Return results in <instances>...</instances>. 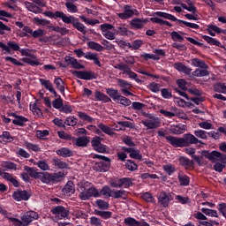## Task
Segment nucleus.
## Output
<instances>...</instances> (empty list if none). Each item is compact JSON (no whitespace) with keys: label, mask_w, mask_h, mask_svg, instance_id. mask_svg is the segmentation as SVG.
<instances>
[{"label":"nucleus","mask_w":226,"mask_h":226,"mask_svg":"<svg viewBox=\"0 0 226 226\" xmlns=\"http://www.w3.org/2000/svg\"><path fill=\"white\" fill-rule=\"evenodd\" d=\"M42 14H44L45 17H49V19H55V20L61 19L64 24H72V27L79 33H82V34H87V27L79 20V18H76L73 15H66L61 11H56L55 12L45 11Z\"/></svg>","instance_id":"f257e3e1"},{"label":"nucleus","mask_w":226,"mask_h":226,"mask_svg":"<svg viewBox=\"0 0 226 226\" xmlns=\"http://www.w3.org/2000/svg\"><path fill=\"white\" fill-rule=\"evenodd\" d=\"M39 179L44 185H57V183H61V181L64 179V172L58 171L56 173H50L42 171L41 172Z\"/></svg>","instance_id":"f03ea898"},{"label":"nucleus","mask_w":226,"mask_h":226,"mask_svg":"<svg viewBox=\"0 0 226 226\" xmlns=\"http://www.w3.org/2000/svg\"><path fill=\"white\" fill-rule=\"evenodd\" d=\"M25 6L28 11L38 15V13H43V9L41 8H45L47 3H45V0H32V3L25 2Z\"/></svg>","instance_id":"7ed1b4c3"},{"label":"nucleus","mask_w":226,"mask_h":226,"mask_svg":"<svg viewBox=\"0 0 226 226\" xmlns=\"http://www.w3.org/2000/svg\"><path fill=\"white\" fill-rule=\"evenodd\" d=\"M72 74L76 79H80V80H94L98 79V74L93 71H72Z\"/></svg>","instance_id":"20e7f679"},{"label":"nucleus","mask_w":226,"mask_h":226,"mask_svg":"<svg viewBox=\"0 0 226 226\" xmlns=\"http://www.w3.org/2000/svg\"><path fill=\"white\" fill-rule=\"evenodd\" d=\"M201 154L202 156H204V158H207L209 162H215V160L217 159L219 162H222V163H226V155L216 150H214L212 152L204 150L201 153Z\"/></svg>","instance_id":"39448f33"},{"label":"nucleus","mask_w":226,"mask_h":226,"mask_svg":"<svg viewBox=\"0 0 226 226\" xmlns=\"http://www.w3.org/2000/svg\"><path fill=\"white\" fill-rule=\"evenodd\" d=\"M0 49H2L4 54H11V50L19 52L20 46L15 41H9L7 45L0 41Z\"/></svg>","instance_id":"423d86ee"},{"label":"nucleus","mask_w":226,"mask_h":226,"mask_svg":"<svg viewBox=\"0 0 226 226\" xmlns=\"http://www.w3.org/2000/svg\"><path fill=\"white\" fill-rule=\"evenodd\" d=\"M40 216L35 211L30 210L21 214L20 219L24 222V226L31 225L32 222L38 220Z\"/></svg>","instance_id":"0eeeda50"},{"label":"nucleus","mask_w":226,"mask_h":226,"mask_svg":"<svg viewBox=\"0 0 226 226\" xmlns=\"http://www.w3.org/2000/svg\"><path fill=\"white\" fill-rule=\"evenodd\" d=\"M91 197H94V199H98L100 197V191H98V189H96L94 186H92L87 191L81 192L79 193V199L82 200H89Z\"/></svg>","instance_id":"6e6552de"},{"label":"nucleus","mask_w":226,"mask_h":226,"mask_svg":"<svg viewBox=\"0 0 226 226\" xmlns=\"http://www.w3.org/2000/svg\"><path fill=\"white\" fill-rule=\"evenodd\" d=\"M92 147L97 153H107V146L102 144V138L95 136L91 140Z\"/></svg>","instance_id":"1a4fd4ad"},{"label":"nucleus","mask_w":226,"mask_h":226,"mask_svg":"<svg viewBox=\"0 0 226 226\" xmlns=\"http://www.w3.org/2000/svg\"><path fill=\"white\" fill-rule=\"evenodd\" d=\"M182 139L184 143V147H189V146H192V144H204L201 140L197 139L192 133L184 134V137L182 138Z\"/></svg>","instance_id":"9d476101"},{"label":"nucleus","mask_w":226,"mask_h":226,"mask_svg":"<svg viewBox=\"0 0 226 226\" xmlns=\"http://www.w3.org/2000/svg\"><path fill=\"white\" fill-rule=\"evenodd\" d=\"M12 199H14V200H17V202H20L22 200H29V199H31V192L26 190H18L12 193Z\"/></svg>","instance_id":"9b49d317"},{"label":"nucleus","mask_w":226,"mask_h":226,"mask_svg":"<svg viewBox=\"0 0 226 226\" xmlns=\"http://www.w3.org/2000/svg\"><path fill=\"white\" fill-rule=\"evenodd\" d=\"M144 126H147L148 130H155L160 126V118L150 117L149 119L141 122Z\"/></svg>","instance_id":"f8f14e48"},{"label":"nucleus","mask_w":226,"mask_h":226,"mask_svg":"<svg viewBox=\"0 0 226 226\" xmlns=\"http://www.w3.org/2000/svg\"><path fill=\"white\" fill-rule=\"evenodd\" d=\"M165 139L172 147H185V145L183 143V138H177L176 136H168L165 137Z\"/></svg>","instance_id":"ddd939ff"},{"label":"nucleus","mask_w":226,"mask_h":226,"mask_svg":"<svg viewBox=\"0 0 226 226\" xmlns=\"http://www.w3.org/2000/svg\"><path fill=\"white\" fill-rule=\"evenodd\" d=\"M64 61L68 66H72V68H73L74 70H84V68H86V66L79 63V60H77V58H73L72 56H65Z\"/></svg>","instance_id":"4468645a"},{"label":"nucleus","mask_w":226,"mask_h":226,"mask_svg":"<svg viewBox=\"0 0 226 226\" xmlns=\"http://www.w3.org/2000/svg\"><path fill=\"white\" fill-rule=\"evenodd\" d=\"M158 203L162 207H169V204H170V194L165 192H162L159 194V197H158Z\"/></svg>","instance_id":"2eb2a0df"},{"label":"nucleus","mask_w":226,"mask_h":226,"mask_svg":"<svg viewBox=\"0 0 226 226\" xmlns=\"http://www.w3.org/2000/svg\"><path fill=\"white\" fill-rule=\"evenodd\" d=\"M178 162H179V165H181V167H184V169H185V170H190L193 169V165H194L193 161L190 160L186 156H180L178 158Z\"/></svg>","instance_id":"dca6fc26"},{"label":"nucleus","mask_w":226,"mask_h":226,"mask_svg":"<svg viewBox=\"0 0 226 226\" xmlns=\"http://www.w3.org/2000/svg\"><path fill=\"white\" fill-rule=\"evenodd\" d=\"M118 17L121 20H126L128 19H132L133 17V11L132 10L131 5H124V12L118 13Z\"/></svg>","instance_id":"f3484780"},{"label":"nucleus","mask_w":226,"mask_h":226,"mask_svg":"<svg viewBox=\"0 0 226 226\" xmlns=\"http://www.w3.org/2000/svg\"><path fill=\"white\" fill-rule=\"evenodd\" d=\"M109 169H110V159L109 161L96 162L95 170L97 172H108Z\"/></svg>","instance_id":"a211bd4d"},{"label":"nucleus","mask_w":226,"mask_h":226,"mask_svg":"<svg viewBox=\"0 0 226 226\" xmlns=\"http://www.w3.org/2000/svg\"><path fill=\"white\" fill-rule=\"evenodd\" d=\"M51 213L55 215H60L61 218H66L69 211L63 206H56L51 209Z\"/></svg>","instance_id":"6ab92c4d"},{"label":"nucleus","mask_w":226,"mask_h":226,"mask_svg":"<svg viewBox=\"0 0 226 226\" xmlns=\"http://www.w3.org/2000/svg\"><path fill=\"white\" fill-rule=\"evenodd\" d=\"M56 154L62 158H72L73 156V151L68 147H61L56 150Z\"/></svg>","instance_id":"aec40b11"},{"label":"nucleus","mask_w":226,"mask_h":226,"mask_svg":"<svg viewBox=\"0 0 226 226\" xmlns=\"http://www.w3.org/2000/svg\"><path fill=\"white\" fill-rule=\"evenodd\" d=\"M95 102H104V103H109L112 102V99L109 97L107 94L102 93L100 90H96L94 92Z\"/></svg>","instance_id":"412c9836"},{"label":"nucleus","mask_w":226,"mask_h":226,"mask_svg":"<svg viewBox=\"0 0 226 226\" xmlns=\"http://www.w3.org/2000/svg\"><path fill=\"white\" fill-rule=\"evenodd\" d=\"M85 59H87L88 61H94V64H96V66L102 68V62H100V58H98V54L93 52H87Z\"/></svg>","instance_id":"4be33fe9"},{"label":"nucleus","mask_w":226,"mask_h":226,"mask_svg":"<svg viewBox=\"0 0 226 226\" xmlns=\"http://www.w3.org/2000/svg\"><path fill=\"white\" fill-rule=\"evenodd\" d=\"M24 170H25V172L28 173V176H30V177H34V179H40V176H41V172L36 171V168L25 166Z\"/></svg>","instance_id":"5701e85b"},{"label":"nucleus","mask_w":226,"mask_h":226,"mask_svg":"<svg viewBox=\"0 0 226 226\" xmlns=\"http://www.w3.org/2000/svg\"><path fill=\"white\" fill-rule=\"evenodd\" d=\"M154 15H156L157 17H161L162 19H167V20H171L172 22H179V20H181L177 19L176 16L163 11H156L154 12Z\"/></svg>","instance_id":"b1692460"},{"label":"nucleus","mask_w":226,"mask_h":226,"mask_svg":"<svg viewBox=\"0 0 226 226\" xmlns=\"http://www.w3.org/2000/svg\"><path fill=\"white\" fill-rule=\"evenodd\" d=\"M106 94H108L109 98H112L114 102H117V99L119 98V96H121V94H119V90L113 87L106 88Z\"/></svg>","instance_id":"393cba45"},{"label":"nucleus","mask_w":226,"mask_h":226,"mask_svg":"<svg viewBox=\"0 0 226 226\" xmlns=\"http://www.w3.org/2000/svg\"><path fill=\"white\" fill-rule=\"evenodd\" d=\"M52 163L54 165V167H56L57 169H70V165L63 161H61V159L57 158V157H55L53 158L52 160Z\"/></svg>","instance_id":"a878e982"},{"label":"nucleus","mask_w":226,"mask_h":226,"mask_svg":"<svg viewBox=\"0 0 226 226\" xmlns=\"http://www.w3.org/2000/svg\"><path fill=\"white\" fill-rule=\"evenodd\" d=\"M185 132H186V125L185 124H179L171 128V133L174 135H182V133H185Z\"/></svg>","instance_id":"bb28decb"},{"label":"nucleus","mask_w":226,"mask_h":226,"mask_svg":"<svg viewBox=\"0 0 226 226\" xmlns=\"http://www.w3.org/2000/svg\"><path fill=\"white\" fill-rule=\"evenodd\" d=\"M63 192L68 195H73L75 193V185L72 181H68L63 188Z\"/></svg>","instance_id":"cd10ccee"},{"label":"nucleus","mask_w":226,"mask_h":226,"mask_svg":"<svg viewBox=\"0 0 226 226\" xmlns=\"http://www.w3.org/2000/svg\"><path fill=\"white\" fill-rule=\"evenodd\" d=\"M27 121H29L27 117L19 115L12 120V124H15L16 126H26V123H27Z\"/></svg>","instance_id":"c85d7f7f"},{"label":"nucleus","mask_w":226,"mask_h":226,"mask_svg":"<svg viewBox=\"0 0 226 226\" xmlns=\"http://www.w3.org/2000/svg\"><path fill=\"white\" fill-rule=\"evenodd\" d=\"M102 195H103L104 199L112 197V189L109 185H104L99 192V197H102Z\"/></svg>","instance_id":"c756f323"},{"label":"nucleus","mask_w":226,"mask_h":226,"mask_svg":"<svg viewBox=\"0 0 226 226\" xmlns=\"http://www.w3.org/2000/svg\"><path fill=\"white\" fill-rule=\"evenodd\" d=\"M54 84L56 89L60 91L61 94H64V81H63V79H61L60 77L56 78L54 79Z\"/></svg>","instance_id":"7c9ffc66"},{"label":"nucleus","mask_w":226,"mask_h":226,"mask_svg":"<svg viewBox=\"0 0 226 226\" xmlns=\"http://www.w3.org/2000/svg\"><path fill=\"white\" fill-rule=\"evenodd\" d=\"M89 144V139L87 137H79L76 139L75 146L78 147H87Z\"/></svg>","instance_id":"2f4dec72"},{"label":"nucleus","mask_w":226,"mask_h":226,"mask_svg":"<svg viewBox=\"0 0 226 226\" xmlns=\"http://www.w3.org/2000/svg\"><path fill=\"white\" fill-rule=\"evenodd\" d=\"M88 49L92 50H96V52H103V46L98 42H94L93 41L87 42Z\"/></svg>","instance_id":"473e14b6"},{"label":"nucleus","mask_w":226,"mask_h":226,"mask_svg":"<svg viewBox=\"0 0 226 226\" xmlns=\"http://www.w3.org/2000/svg\"><path fill=\"white\" fill-rule=\"evenodd\" d=\"M201 38L207 41V43H209V45H215V47H221L222 42H220L218 40L207 36V35H201Z\"/></svg>","instance_id":"72a5a7b5"},{"label":"nucleus","mask_w":226,"mask_h":226,"mask_svg":"<svg viewBox=\"0 0 226 226\" xmlns=\"http://www.w3.org/2000/svg\"><path fill=\"white\" fill-rule=\"evenodd\" d=\"M24 146L26 149H28V151H34V153H40V151H41V148L40 147V146L36 144H33L29 141H26L24 143Z\"/></svg>","instance_id":"f704fd0d"},{"label":"nucleus","mask_w":226,"mask_h":226,"mask_svg":"<svg viewBox=\"0 0 226 226\" xmlns=\"http://www.w3.org/2000/svg\"><path fill=\"white\" fill-rule=\"evenodd\" d=\"M111 197L113 199H124L126 200V191L124 190H117L111 192Z\"/></svg>","instance_id":"c9c22d12"},{"label":"nucleus","mask_w":226,"mask_h":226,"mask_svg":"<svg viewBox=\"0 0 226 226\" xmlns=\"http://www.w3.org/2000/svg\"><path fill=\"white\" fill-rule=\"evenodd\" d=\"M201 213L206 215V216H211L212 218H218V211L211 209V208H201Z\"/></svg>","instance_id":"e433bc0d"},{"label":"nucleus","mask_w":226,"mask_h":226,"mask_svg":"<svg viewBox=\"0 0 226 226\" xmlns=\"http://www.w3.org/2000/svg\"><path fill=\"white\" fill-rule=\"evenodd\" d=\"M180 186H188L190 185V177L185 174H178Z\"/></svg>","instance_id":"4c0bfd02"},{"label":"nucleus","mask_w":226,"mask_h":226,"mask_svg":"<svg viewBox=\"0 0 226 226\" xmlns=\"http://www.w3.org/2000/svg\"><path fill=\"white\" fill-rule=\"evenodd\" d=\"M150 22L153 24H159L160 26H168V27H172V24H170V22L160 18H150Z\"/></svg>","instance_id":"58836bf2"},{"label":"nucleus","mask_w":226,"mask_h":226,"mask_svg":"<svg viewBox=\"0 0 226 226\" xmlns=\"http://www.w3.org/2000/svg\"><path fill=\"white\" fill-rule=\"evenodd\" d=\"M98 128L103 132L106 133V135H109L112 137L114 135V131H112V128L109 127V125H105L104 124H99Z\"/></svg>","instance_id":"ea45409f"},{"label":"nucleus","mask_w":226,"mask_h":226,"mask_svg":"<svg viewBox=\"0 0 226 226\" xmlns=\"http://www.w3.org/2000/svg\"><path fill=\"white\" fill-rule=\"evenodd\" d=\"M78 117H79V119H82V121H85L86 123H93V121H94V118H93L91 116L87 115L84 111H79Z\"/></svg>","instance_id":"a19ab883"},{"label":"nucleus","mask_w":226,"mask_h":226,"mask_svg":"<svg viewBox=\"0 0 226 226\" xmlns=\"http://www.w3.org/2000/svg\"><path fill=\"white\" fill-rule=\"evenodd\" d=\"M120 185L121 188H130V186H133V182L130 177H122L120 178Z\"/></svg>","instance_id":"79ce46f5"},{"label":"nucleus","mask_w":226,"mask_h":226,"mask_svg":"<svg viewBox=\"0 0 226 226\" xmlns=\"http://www.w3.org/2000/svg\"><path fill=\"white\" fill-rule=\"evenodd\" d=\"M125 169H127V170H130L131 172H135V170L139 169V166H137V163H135V162H133L132 160H126Z\"/></svg>","instance_id":"37998d69"},{"label":"nucleus","mask_w":226,"mask_h":226,"mask_svg":"<svg viewBox=\"0 0 226 226\" xmlns=\"http://www.w3.org/2000/svg\"><path fill=\"white\" fill-rule=\"evenodd\" d=\"M144 21L139 18L133 19L131 21L132 27H134V29H142L144 27V24H142Z\"/></svg>","instance_id":"c03bdc74"},{"label":"nucleus","mask_w":226,"mask_h":226,"mask_svg":"<svg viewBox=\"0 0 226 226\" xmlns=\"http://www.w3.org/2000/svg\"><path fill=\"white\" fill-rule=\"evenodd\" d=\"M214 91L215 93H222V94H226V85L225 83H216L214 85Z\"/></svg>","instance_id":"a18cd8bd"},{"label":"nucleus","mask_w":226,"mask_h":226,"mask_svg":"<svg viewBox=\"0 0 226 226\" xmlns=\"http://www.w3.org/2000/svg\"><path fill=\"white\" fill-rule=\"evenodd\" d=\"M80 20L84 22L85 24H88L89 26H96V24L100 23V20L98 19H90L89 18H87L84 15L79 16Z\"/></svg>","instance_id":"49530a36"},{"label":"nucleus","mask_w":226,"mask_h":226,"mask_svg":"<svg viewBox=\"0 0 226 226\" xmlns=\"http://www.w3.org/2000/svg\"><path fill=\"white\" fill-rule=\"evenodd\" d=\"M39 81L45 87V89H48V91H49V93H51V91H53L54 85H52L50 80H47L45 79H40Z\"/></svg>","instance_id":"de8ad7c7"},{"label":"nucleus","mask_w":226,"mask_h":226,"mask_svg":"<svg viewBox=\"0 0 226 226\" xmlns=\"http://www.w3.org/2000/svg\"><path fill=\"white\" fill-rule=\"evenodd\" d=\"M116 102H119L120 105H124V107H130V105H132V101L121 94Z\"/></svg>","instance_id":"09e8293b"},{"label":"nucleus","mask_w":226,"mask_h":226,"mask_svg":"<svg viewBox=\"0 0 226 226\" xmlns=\"http://www.w3.org/2000/svg\"><path fill=\"white\" fill-rule=\"evenodd\" d=\"M4 139L8 142H13V138L10 133V132H6V131L3 132L2 135H0V143L4 142Z\"/></svg>","instance_id":"8fccbe9b"},{"label":"nucleus","mask_w":226,"mask_h":226,"mask_svg":"<svg viewBox=\"0 0 226 226\" xmlns=\"http://www.w3.org/2000/svg\"><path fill=\"white\" fill-rule=\"evenodd\" d=\"M124 223L127 226H139V222L133 217H126L124 219Z\"/></svg>","instance_id":"3c124183"},{"label":"nucleus","mask_w":226,"mask_h":226,"mask_svg":"<svg viewBox=\"0 0 226 226\" xmlns=\"http://www.w3.org/2000/svg\"><path fill=\"white\" fill-rule=\"evenodd\" d=\"M96 215L98 216H101V218H102V220H109V218H112V212H110V211L97 210Z\"/></svg>","instance_id":"603ef678"},{"label":"nucleus","mask_w":226,"mask_h":226,"mask_svg":"<svg viewBox=\"0 0 226 226\" xmlns=\"http://www.w3.org/2000/svg\"><path fill=\"white\" fill-rule=\"evenodd\" d=\"M117 84L121 89H132V84L123 79H118Z\"/></svg>","instance_id":"864d4df0"},{"label":"nucleus","mask_w":226,"mask_h":226,"mask_svg":"<svg viewBox=\"0 0 226 226\" xmlns=\"http://www.w3.org/2000/svg\"><path fill=\"white\" fill-rule=\"evenodd\" d=\"M162 169H163L164 172H166V174H168V176H172V174H174V172H176V166H174L172 164L163 165Z\"/></svg>","instance_id":"5fc2aeb1"},{"label":"nucleus","mask_w":226,"mask_h":226,"mask_svg":"<svg viewBox=\"0 0 226 226\" xmlns=\"http://www.w3.org/2000/svg\"><path fill=\"white\" fill-rule=\"evenodd\" d=\"M21 61H23V63H26V64H29L30 66H40L41 64L40 61L33 60L29 57H23Z\"/></svg>","instance_id":"6e6d98bb"},{"label":"nucleus","mask_w":226,"mask_h":226,"mask_svg":"<svg viewBox=\"0 0 226 226\" xmlns=\"http://www.w3.org/2000/svg\"><path fill=\"white\" fill-rule=\"evenodd\" d=\"M192 65L196 68H206V63L199 58L192 59Z\"/></svg>","instance_id":"4d7b16f0"},{"label":"nucleus","mask_w":226,"mask_h":226,"mask_svg":"<svg viewBox=\"0 0 226 226\" xmlns=\"http://www.w3.org/2000/svg\"><path fill=\"white\" fill-rule=\"evenodd\" d=\"M129 156L133 160L142 159V154H140V151H139V149H136L135 147L132 148V151H131V154H129Z\"/></svg>","instance_id":"13d9d810"},{"label":"nucleus","mask_w":226,"mask_h":226,"mask_svg":"<svg viewBox=\"0 0 226 226\" xmlns=\"http://www.w3.org/2000/svg\"><path fill=\"white\" fill-rule=\"evenodd\" d=\"M192 75L194 77H207V75H209V72L206 69H203V70L196 69L192 72Z\"/></svg>","instance_id":"bf43d9fd"},{"label":"nucleus","mask_w":226,"mask_h":226,"mask_svg":"<svg viewBox=\"0 0 226 226\" xmlns=\"http://www.w3.org/2000/svg\"><path fill=\"white\" fill-rule=\"evenodd\" d=\"M160 84L156 83V82H151L148 86H147V89H149V91H151L152 93H160Z\"/></svg>","instance_id":"052dcab7"},{"label":"nucleus","mask_w":226,"mask_h":226,"mask_svg":"<svg viewBox=\"0 0 226 226\" xmlns=\"http://www.w3.org/2000/svg\"><path fill=\"white\" fill-rule=\"evenodd\" d=\"M95 204L97 205L99 209H109V207H110V205L109 204V202L103 200H97L95 201Z\"/></svg>","instance_id":"680f3d73"},{"label":"nucleus","mask_w":226,"mask_h":226,"mask_svg":"<svg viewBox=\"0 0 226 226\" xmlns=\"http://www.w3.org/2000/svg\"><path fill=\"white\" fill-rule=\"evenodd\" d=\"M34 22L37 26H49V24H50V20L46 19H40L38 17L34 18Z\"/></svg>","instance_id":"e2e57ef3"},{"label":"nucleus","mask_w":226,"mask_h":226,"mask_svg":"<svg viewBox=\"0 0 226 226\" xmlns=\"http://www.w3.org/2000/svg\"><path fill=\"white\" fill-rule=\"evenodd\" d=\"M77 117L70 116L65 119L64 124H67V126H75L77 124Z\"/></svg>","instance_id":"0e129e2a"},{"label":"nucleus","mask_w":226,"mask_h":226,"mask_svg":"<svg viewBox=\"0 0 226 226\" xmlns=\"http://www.w3.org/2000/svg\"><path fill=\"white\" fill-rule=\"evenodd\" d=\"M65 8H67L69 13H77V11H79L77 5L73 4V3H65Z\"/></svg>","instance_id":"69168bd1"},{"label":"nucleus","mask_w":226,"mask_h":226,"mask_svg":"<svg viewBox=\"0 0 226 226\" xmlns=\"http://www.w3.org/2000/svg\"><path fill=\"white\" fill-rule=\"evenodd\" d=\"M207 132L204 130H196L194 131L195 137H198V139H203L206 140L207 139Z\"/></svg>","instance_id":"338daca9"},{"label":"nucleus","mask_w":226,"mask_h":226,"mask_svg":"<svg viewBox=\"0 0 226 226\" xmlns=\"http://www.w3.org/2000/svg\"><path fill=\"white\" fill-rule=\"evenodd\" d=\"M63 98H61V96H58V98L55 99L52 102V105L54 107V109H59L63 107Z\"/></svg>","instance_id":"774afa93"}]
</instances>
